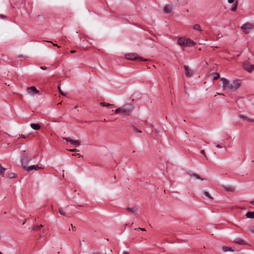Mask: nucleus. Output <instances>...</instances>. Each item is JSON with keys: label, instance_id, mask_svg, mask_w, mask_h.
Instances as JSON below:
<instances>
[{"label": "nucleus", "instance_id": "39448f33", "mask_svg": "<svg viewBox=\"0 0 254 254\" xmlns=\"http://www.w3.org/2000/svg\"><path fill=\"white\" fill-rule=\"evenodd\" d=\"M24 152H25V151H24ZM31 160V158L29 156H28L26 153H23L21 157V163L24 170H25L28 167V164Z\"/></svg>", "mask_w": 254, "mask_h": 254}, {"label": "nucleus", "instance_id": "cd10ccee", "mask_svg": "<svg viewBox=\"0 0 254 254\" xmlns=\"http://www.w3.org/2000/svg\"><path fill=\"white\" fill-rule=\"evenodd\" d=\"M59 212L60 213V214L64 216H65V213L64 212L63 208H62V207L59 208Z\"/></svg>", "mask_w": 254, "mask_h": 254}, {"label": "nucleus", "instance_id": "412c9836", "mask_svg": "<svg viewBox=\"0 0 254 254\" xmlns=\"http://www.w3.org/2000/svg\"><path fill=\"white\" fill-rule=\"evenodd\" d=\"M211 76L213 77V80H215L218 79L220 77V75L217 72H212L211 74Z\"/></svg>", "mask_w": 254, "mask_h": 254}, {"label": "nucleus", "instance_id": "a211bd4d", "mask_svg": "<svg viewBox=\"0 0 254 254\" xmlns=\"http://www.w3.org/2000/svg\"><path fill=\"white\" fill-rule=\"evenodd\" d=\"M238 5V1L236 0L234 3H233L232 7L231 8V10L233 12L236 11Z\"/></svg>", "mask_w": 254, "mask_h": 254}, {"label": "nucleus", "instance_id": "2eb2a0df", "mask_svg": "<svg viewBox=\"0 0 254 254\" xmlns=\"http://www.w3.org/2000/svg\"><path fill=\"white\" fill-rule=\"evenodd\" d=\"M222 249L224 252H234L235 251H237L234 248L229 247L227 246H223L222 247Z\"/></svg>", "mask_w": 254, "mask_h": 254}, {"label": "nucleus", "instance_id": "0eeeda50", "mask_svg": "<svg viewBox=\"0 0 254 254\" xmlns=\"http://www.w3.org/2000/svg\"><path fill=\"white\" fill-rule=\"evenodd\" d=\"M241 28L245 34H247L250 32L253 28V25L249 23H246L242 25Z\"/></svg>", "mask_w": 254, "mask_h": 254}, {"label": "nucleus", "instance_id": "49530a36", "mask_svg": "<svg viewBox=\"0 0 254 254\" xmlns=\"http://www.w3.org/2000/svg\"><path fill=\"white\" fill-rule=\"evenodd\" d=\"M70 52H71V53H74L75 52V51H74V50H71V51H70Z\"/></svg>", "mask_w": 254, "mask_h": 254}, {"label": "nucleus", "instance_id": "a18cd8bd", "mask_svg": "<svg viewBox=\"0 0 254 254\" xmlns=\"http://www.w3.org/2000/svg\"><path fill=\"white\" fill-rule=\"evenodd\" d=\"M20 136H21V137H23V138H25V135H23V134H21L20 135Z\"/></svg>", "mask_w": 254, "mask_h": 254}, {"label": "nucleus", "instance_id": "423d86ee", "mask_svg": "<svg viewBox=\"0 0 254 254\" xmlns=\"http://www.w3.org/2000/svg\"><path fill=\"white\" fill-rule=\"evenodd\" d=\"M243 68L249 72H251L254 70V64H251L249 61H245L243 64Z\"/></svg>", "mask_w": 254, "mask_h": 254}, {"label": "nucleus", "instance_id": "393cba45", "mask_svg": "<svg viewBox=\"0 0 254 254\" xmlns=\"http://www.w3.org/2000/svg\"><path fill=\"white\" fill-rule=\"evenodd\" d=\"M193 29L199 31H202L200 25L198 24H195L193 25Z\"/></svg>", "mask_w": 254, "mask_h": 254}, {"label": "nucleus", "instance_id": "09e8293b", "mask_svg": "<svg viewBox=\"0 0 254 254\" xmlns=\"http://www.w3.org/2000/svg\"><path fill=\"white\" fill-rule=\"evenodd\" d=\"M148 39L150 40H153L152 38H148Z\"/></svg>", "mask_w": 254, "mask_h": 254}, {"label": "nucleus", "instance_id": "5fc2aeb1", "mask_svg": "<svg viewBox=\"0 0 254 254\" xmlns=\"http://www.w3.org/2000/svg\"><path fill=\"white\" fill-rule=\"evenodd\" d=\"M62 104V102H60L58 103V105H61Z\"/></svg>", "mask_w": 254, "mask_h": 254}, {"label": "nucleus", "instance_id": "20e7f679", "mask_svg": "<svg viewBox=\"0 0 254 254\" xmlns=\"http://www.w3.org/2000/svg\"><path fill=\"white\" fill-rule=\"evenodd\" d=\"M241 85L240 80L236 79L230 82L228 88L232 91H236Z\"/></svg>", "mask_w": 254, "mask_h": 254}, {"label": "nucleus", "instance_id": "6ab92c4d", "mask_svg": "<svg viewBox=\"0 0 254 254\" xmlns=\"http://www.w3.org/2000/svg\"><path fill=\"white\" fill-rule=\"evenodd\" d=\"M246 216L248 218H250V219L254 218V211L248 212L246 214Z\"/></svg>", "mask_w": 254, "mask_h": 254}, {"label": "nucleus", "instance_id": "79ce46f5", "mask_svg": "<svg viewBox=\"0 0 254 254\" xmlns=\"http://www.w3.org/2000/svg\"><path fill=\"white\" fill-rule=\"evenodd\" d=\"M76 156H78L79 157H83V155L78 153V154H77Z\"/></svg>", "mask_w": 254, "mask_h": 254}, {"label": "nucleus", "instance_id": "5701e85b", "mask_svg": "<svg viewBox=\"0 0 254 254\" xmlns=\"http://www.w3.org/2000/svg\"><path fill=\"white\" fill-rule=\"evenodd\" d=\"M202 193H203V194L205 195L208 198H209L211 200L213 199V198L210 195V194L208 192L203 190V191H202Z\"/></svg>", "mask_w": 254, "mask_h": 254}, {"label": "nucleus", "instance_id": "f03ea898", "mask_svg": "<svg viewBox=\"0 0 254 254\" xmlns=\"http://www.w3.org/2000/svg\"><path fill=\"white\" fill-rule=\"evenodd\" d=\"M178 44L184 47H192L195 43L190 39L185 37H180L178 40Z\"/></svg>", "mask_w": 254, "mask_h": 254}, {"label": "nucleus", "instance_id": "dca6fc26", "mask_svg": "<svg viewBox=\"0 0 254 254\" xmlns=\"http://www.w3.org/2000/svg\"><path fill=\"white\" fill-rule=\"evenodd\" d=\"M30 127L32 129H33L34 130H39L41 128L40 125L38 123H37V124L32 123L30 124Z\"/></svg>", "mask_w": 254, "mask_h": 254}, {"label": "nucleus", "instance_id": "473e14b6", "mask_svg": "<svg viewBox=\"0 0 254 254\" xmlns=\"http://www.w3.org/2000/svg\"><path fill=\"white\" fill-rule=\"evenodd\" d=\"M134 230H141V231H146V229L145 228H142L140 227H138V228L134 229Z\"/></svg>", "mask_w": 254, "mask_h": 254}, {"label": "nucleus", "instance_id": "8fccbe9b", "mask_svg": "<svg viewBox=\"0 0 254 254\" xmlns=\"http://www.w3.org/2000/svg\"><path fill=\"white\" fill-rule=\"evenodd\" d=\"M77 108H78V106H77V105L74 107V109H77Z\"/></svg>", "mask_w": 254, "mask_h": 254}, {"label": "nucleus", "instance_id": "603ef678", "mask_svg": "<svg viewBox=\"0 0 254 254\" xmlns=\"http://www.w3.org/2000/svg\"><path fill=\"white\" fill-rule=\"evenodd\" d=\"M218 94H219V95H224V94L223 93H217Z\"/></svg>", "mask_w": 254, "mask_h": 254}, {"label": "nucleus", "instance_id": "72a5a7b5", "mask_svg": "<svg viewBox=\"0 0 254 254\" xmlns=\"http://www.w3.org/2000/svg\"><path fill=\"white\" fill-rule=\"evenodd\" d=\"M200 153H201V154H203V155L205 156V157L207 159V158L206 155V154H205V151H204V150H201L200 151Z\"/></svg>", "mask_w": 254, "mask_h": 254}, {"label": "nucleus", "instance_id": "c03bdc74", "mask_svg": "<svg viewBox=\"0 0 254 254\" xmlns=\"http://www.w3.org/2000/svg\"><path fill=\"white\" fill-rule=\"evenodd\" d=\"M123 254H129V253L127 252H124Z\"/></svg>", "mask_w": 254, "mask_h": 254}, {"label": "nucleus", "instance_id": "a19ab883", "mask_svg": "<svg viewBox=\"0 0 254 254\" xmlns=\"http://www.w3.org/2000/svg\"><path fill=\"white\" fill-rule=\"evenodd\" d=\"M40 68L43 70H45V69H47V67L45 66H42L40 67Z\"/></svg>", "mask_w": 254, "mask_h": 254}, {"label": "nucleus", "instance_id": "b1692460", "mask_svg": "<svg viewBox=\"0 0 254 254\" xmlns=\"http://www.w3.org/2000/svg\"><path fill=\"white\" fill-rule=\"evenodd\" d=\"M42 227H43V225L42 224H40L39 225H36L35 226H33L32 229L35 231H38L41 229V228Z\"/></svg>", "mask_w": 254, "mask_h": 254}, {"label": "nucleus", "instance_id": "1a4fd4ad", "mask_svg": "<svg viewBox=\"0 0 254 254\" xmlns=\"http://www.w3.org/2000/svg\"><path fill=\"white\" fill-rule=\"evenodd\" d=\"M42 166V165H41V166H39V165H31L30 166H28L25 169V170H27V171L29 172L33 170H38V169H43V167Z\"/></svg>", "mask_w": 254, "mask_h": 254}, {"label": "nucleus", "instance_id": "f257e3e1", "mask_svg": "<svg viewBox=\"0 0 254 254\" xmlns=\"http://www.w3.org/2000/svg\"><path fill=\"white\" fill-rule=\"evenodd\" d=\"M133 109L131 104H126L115 110V114L121 113L126 116H129Z\"/></svg>", "mask_w": 254, "mask_h": 254}, {"label": "nucleus", "instance_id": "9b49d317", "mask_svg": "<svg viewBox=\"0 0 254 254\" xmlns=\"http://www.w3.org/2000/svg\"><path fill=\"white\" fill-rule=\"evenodd\" d=\"M27 92L32 95H34L35 94H38L39 93V91L37 89L36 87L35 86H31L30 87H28L27 89Z\"/></svg>", "mask_w": 254, "mask_h": 254}, {"label": "nucleus", "instance_id": "7ed1b4c3", "mask_svg": "<svg viewBox=\"0 0 254 254\" xmlns=\"http://www.w3.org/2000/svg\"><path fill=\"white\" fill-rule=\"evenodd\" d=\"M126 59L131 60V61H147L148 59H144L142 57H139L137 54L130 53L127 54L125 55Z\"/></svg>", "mask_w": 254, "mask_h": 254}, {"label": "nucleus", "instance_id": "13d9d810", "mask_svg": "<svg viewBox=\"0 0 254 254\" xmlns=\"http://www.w3.org/2000/svg\"><path fill=\"white\" fill-rule=\"evenodd\" d=\"M0 254H3L1 252H0Z\"/></svg>", "mask_w": 254, "mask_h": 254}, {"label": "nucleus", "instance_id": "37998d69", "mask_svg": "<svg viewBox=\"0 0 254 254\" xmlns=\"http://www.w3.org/2000/svg\"><path fill=\"white\" fill-rule=\"evenodd\" d=\"M250 203L252 205H254V200L250 201Z\"/></svg>", "mask_w": 254, "mask_h": 254}, {"label": "nucleus", "instance_id": "c756f323", "mask_svg": "<svg viewBox=\"0 0 254 254\" xmlns=\"http://www.w3.org/2000/svg\"><path fill=\"white\" fill-rule=\"evenodd\" d=\"M132 128L134 131L141 133L142 131L140 130H139L136 127L133 126Z\"/></svg>", "mask_w": 254, "mask_h": 254}, {"label": "nucleus", "instance_id": "7c9ffc66", "mask_svg": "<svg viewBox=\"0 0 254 254\" xmlns=\"http://www.w3.org/2000/svg\"><path fill=\"white\" fill-rule=\"evenodd\" d=\"M239 117L241 118V119H243L244 120H247V119H248V117H246V116H245L244 115H239Z\"/></svg>", "mask_w": 254, "mask_h": 254}, {"label": "nucleus", "instance_id": "4468645a", "mask_svg": "<svg viewBox=\"0 0 254 254\" xmlns=\"http://www.w3.org/2000/svg\"><path fill=\"white\" fill-rule=\"evenodd\" d=\"M222 187L225 190L227 191H231L233 192L235 190V188L231 186H222Z\"/></svg>", "mask_w": 254, "mask_h": 254}, {"label": "nucleus", "instance_id": "4be33fe9", "mask_svg": "<svg viewBox=\"0 0 254 254\" xmlns=\"http://www.w3.org/2000/svg\"><path fill=\"white\" fill-rule=\"evenodd\" d=\"M126 209L130 213H134L135 211L137 210V208L136 207H128Z\"/></svg>", "mask_w": 254, "mask_h": 254}, {"label": "nucleus", "instance_id": "e433bc0d", "mask_svg": "<svg viewBox=\"0 0 254 254\" xmlns=\"http://www.w3.org/2000/svg\"><path fill=\"white\" fill-rule=\"evenodd\" d=\"M71 226L72 231H75L76 230V228L75 226H73L72 224H71Z\"/></svg>", "mask_w": 254, "mask_h": 254}, {"label": "nucleus", "instance_id": "aec40b11", "mask_svg": "<svg viewBox=\"0 0 254 254\" xmlns=\"http://www.w3.org/2000/svg\"><path fill=\"white\" fill-rule=\"evenodd\" d=\"M172 7L170 5H165L164 7V12L166 13H169L171 12Z\"/></svg>", "mask_w": 254, "mask_h": 254}, {"label": "nucleus", "instance_id": "3c124183", "mask_svg": "<svg viewBox=\"0 0 254 254\" xmlns=\"http://www.w3.org/2000/svg\"><path fill=\"white\" fill-rule=\"evenodd\" d=\"M77 154H75V153H74V154H72V156H76Z\"/></svg>", "mask_w": 254, "mask_h": 254}, {"label": "nucleus", "instance_id": "ea45409f", "mask_svg": "<svg viewBox=\"0 0 254 254\" xmlns=\"http://www.w3.org/2000/svg\"><path fill=\"white\" fill-rule=\"evenodd\" d=\"M216 147L218 148H222V146H221V145L218 144L216 145Z\"/></svg>", "mask_w": 254, "mask_h": 254}, {"label": "nucleus", "instance_id": "2f4dec72", "mask_svg": "<svg viewBox=\"0 0 254 254\" xmlns=\"http://www.w3.org/2000/svg\"><path fill=\"white\" fill-rule=\"evenodd\" d=\"M249 230L252 233H254V226H251Z\"/></svg>", "mask_w": 254, "mask_h": 254}, {"label": "nucleus", "instance_id": "f704fd0d", "mask_svg": "<svg viewBox=\"0 0 254 254\" xmlns=\"http://www.w3.org/2000/svg\"><path fill=\"white\" fill-rule=\"evenodd\" d=\"M0 18L1 19H7V17L3 14H0Z\"/></svg>", "mask_w": 254, "mask_h": 254}, {"label": "nucleus", "instance_id": "f3484780", "mask_svg": "<svg viewBox=\"0 0 254 254\" xmlns=\"http://www.w3.org/2000/svg\"><path fill=\"white\" fill-rule=\"evenodd\" d=\"M189 174L190 175V177H193L196 179H199V180H200L201 181H203V180H205L204 179L201 178L200 176H199L198 175H197V174H195V173H189Z\"/></svg>", "mask_w": 254, "mask_h": 254}, {"label": "nucleus", "instance_id": "4c0bfd02", "mask_svg": "<svg viewBox=\"0 0 254 254\" xmlns=\"http://www.w3.org/2000/svg\"><path fill=\"white\" fill-rule=\"evenodd\" d=\"M236 0H228V2L229 3H234Z\"/></svg>", "mask_w": 254, "mask_h": 254}, {"label": "nucleus", "instance_id": "f8f14e48", "mask_svg": "<svg viewBox=\"0 0 254 254\" xmlns=\"http://www.w3.org/2000/svg\"><path fill=\"white\" fill-rule=\"evenodd\" d=\"M221 80L222 81L223 83V88H228L229 84L230 81H229L228 79L224 77L221 78Z\"/></svg>", "mask_w": 254, "mask_h": 254}, {"label": "nucleus", "instance_id": "c85d7f7f", "mask_svg": "<svg viewBox=\"0 0 254 254\" xmlns=\"http://www.w3.org/2000/svg\"><path fill=\"white\" fill-rule=\"evenodd\" d=\"M58 89L59 90V92H60V93L62 95H64V96H65V94L64 93L62 90H61V87H60V85H59L58 87Z\"/></svg>", "mask_w": 254, "mask_h": 254}, {"label": "nucleus", "instance_id": "c9c22d12", "mask_svg": "<svg viewBox=\"0 0 254 254\" xmlns=\"http://www.w3.org/2000/svg\"><path fill=\"white\" fill-rule=\"evenodd\" d=\"M68 151L70 152H76V151H78L79 150L76 149H71L68 150Z\"/></svg>", "mask_w": 254, "mask_h": 254}, {"label": "nucleus", "instance_id": "a878e982", "mask_svg": "<svg viewBox=\"0 0 254 254\" xmlns=\"http://www.w3.org/2000/svg\"><path fill=\"white\" fill-rule=\"evenodd\" d=\"M17 175L13 173H10L8 175V178L9 179H13L17 177Z\"/></svg>", "mask_w": 254, "mask_h": 254}, {"label": "nucleus", "instance_id": "de8ad7c7", "mask_svg": "<svg viewBox=\"0 0 254 254\" xmlns=\"http://www.w3.org/2000/svg\"><path fill=\"white\" fill-rule=\"evenodd\" d=\"M102 122H108V121L104 119V120L102 121Z\"/></svg>", "mask_w": 254, "mask_h": 254}, {"label": "nucleus", "instance_id": "6e6552de", "mask_svg": "<svg viewBox=\"0 0 254 254\" xmlns=\"http://www.w3.org/2000/svg\"><path fill=\"white\" fill-rule=\"evenodd\" d=\"M63 139L67 142H70L74 147H76L80 145L81 143L78 140H73L68 137H63Z\"/></svg>", "mask_w": 254, "mask_h": 254}, {"label": "nucleus", "instance_id": "ddd939ff", "mask_svg": "<svg viewBox=\"0 0 254 254\" xmlns=\"http://www.w3.org/2000/svg\"><path fill=\"white\" fill-rule=\"evenodd\" d=\"M234 242L236 244L241 245H246L247 243L245 242L244 240L241 238H237L234 241Z\"/></svg>", "mask_w": 254, "mask_h": 254}, {"label": "nucleus", "instance_id": "58836bf2", "mask_svg": "<svg viewBox=\"0 0 254 254\" xmlns=\"http://www.w3.org/2000/svg\"><path fill=\"white\" fill-rule=\"evenodd\" d=\"M247 121H248L249 122H252V123H253L254 122V119H250V118H248L247 119Z\"/></svg>", "mask_w": 254, "mask_h": 254}, {"label": "nucleus", "instance_id": "6e6d98bb", "mask_svg": "<svg viewBox=\"0 0 254 254\" xmlns=\"http://www.w3.org/2000/svg\"><path fill=\"white\" fill-rule=\"evenodd\" d=\"M25 223V221H24L23 222V224H24Z\"/></svg>", "mask_w": 254, "mask_h": 254}, {"label": "nucleus", "instance_id": "bb28decb", "mask_svg": "<svg viewBox=\"0 0 254 254\" xmlns=\"http://www.w3.org/2000/svg\"><path fill=\"white\" fill-rule=\"evenodd\" d=\"M100 105L101 106H103V107H110L111 106H112V105L109 104V103H105V102H101L100 103Z\"/></svg>", "mask_w": 254, "mask_h": 254}, {"label": "nucleus", "instance_id": "9d476101", "mask_svg": "<svg viewBox=\"0 0 254 254\" xmlns=\"http://www.w3.org/2000/svg\"><path fill=\"white\" fill-rule=\"evenodd\" d=\"M184 68L185 71V75L188 77H190L192 76L193 74V71L191 69H190L189 66L186 65L184 66Z\"/></svg>", "mask_w": 254, "mask_h": 254}, {"label": "nucleus", "instance_id": "864d4df0", "mask_svg": "<svg viewBox=\"0 0 254 254\" xmlns=\"http://www.w3.org/2000/svg\"><path fill=\"white\" fill-rule=\"evenodd\" d=\"M79 207H83V205H78Z\"/></svg>", "mask_w": 254, "mask_h": 254}, {"label": "nucleus", "instance_id": "4d7b16f0", "mask_svg": "<svg viewBox=\"0 0 254 254\" xmlns=\"http://www.w3.org/2000/svg\"><path fill=\"white\" fill-rule=\"evenodd\" d=\"M54 46H57V44H54Z\"/></svg>", "mask_w": 254, "mask_h": 254}]
</instances>
